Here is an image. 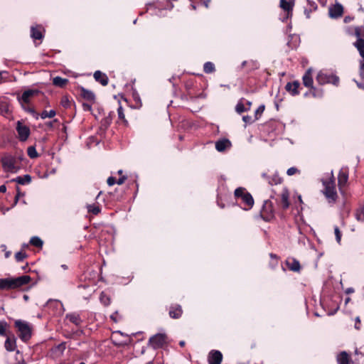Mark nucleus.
<instances>
[{
  "label": "nucleus",
  "instance_id": "obj_30",
  "mask_svg": "<svg viewBox=\"0 0 364 364\" xmlns=\"http://www.w3.org/2000/svg\"><path fill=\"white\" fill-rule=\"evenodd\" d=\"M68 79L62 78L60 77H55L53 80V85L60 87H64L68 83Z\"/></svg>",
  "mask_w": 364,
  "mask_h": 364
},
{
  "label": "nucleus",
  "instance_id": "obj_1",
  "mask_svg": "<svg viewBox=\"0 0 364 364\" xmlns=\"http://www.w3.org/2000/svg\"><path fill=\"white\" fill-rule=\"evenodd\" d=\"M31 277L28 275H23L16 278H6L0 279V289L9 290L21 287L28 284Z\"/></svg>",
  "mask_w": 364,
  "mask_h": 364
},
{
  "label": "nucleus",
  "instance_id": "obj_26",
  "mask_svg": "<svg viewBox=\"0 0 364 364\" xmlns=\"http://www.w3.org/2000/svg\"><path fill=\"white\" fill-rule=\"evenodd\" d=\"M13 181L16 182L21 185L28 184L31 181V177L30 175H24L23 176H18L16 178L13 179Z\"/></svg>",
  "mask_w": 364,
  "mask_h": 364
},
{
  "label": "nucleus",
  "instance_id": "obj_4",
  "mask_svg": "<svg viewBox=\"0 0 364 364\" xmlns=\"http://www.w3.org/2000/svg\"><path fill=\"white\" fill-rule=\"evenodd\" d=\"M316 81L320 85H324L326 83H332L333 85H338L339 82V78L336 75L328 73L326 71L321 70L316 75Z\"/></svg>",
  "mask_w": 364,
  "mask_h": 364
},
{
  "label": "nucleus",
  "instance_id": "obj_35",
  "mask_svg": "<svg viewBox=\"0 0 364 364\" xmlns=\"http://www.w3.org/2000/svg\"><path fill=\"white\" fill-rule=\"evenodd\" d=\"M87 208L89 213H92L94 215H97L100 212L99 206L95 205H88Z\"/></svg>",
  "mask_w": 364,
  "mask_h": 364
},
{
  "label": "nucleus",
  "instance_id": "obj_45",
  "mask_svg": "<svg viewBox=\"0 0 364 364\" xmlns=\"http://www.w3.org/2000/svg\"><path fill=\"white\" fill-rule=\"evenodd\" d=\"M360 75L362 77H364V60L360 62Z\"/></svg>",
  "mask_w": 364,
  "mask_h": 364
},
{
  "label": "nucleus",
  "instance_id": "obj_37",
  "mask_svg": "<svg viewBox=\"0 0 364 364\" xmlns=\"http://www.w3.org/2000/svg\"><path fill=\"white\" fill-rule=\"evenodd\" d=\"M28 155L31 159H35L38 156V153L33 146H29L27 150Z\"/></svg>",
  "mask_w": 364,
  "mask_h": 364
},
{
  "label": "nucleus",
  "instance_id": "obj_14",
  "mask_svg": "<svg viewBox=\"0 0 364 364\" xmlns=\"http://www.w3.org/2000/svg\"><path fill=\"white\" fill-rule=\"evenodd\" d=\"M7 338L5 341V348L9 351H14L16 348V338L14 335L6 336Z\"/></svg>",
  "mask_w": 364,
  "mask_h": 364
},
{
  "label": "nucleus",
  "instance_id": "obj_56",
  "mask_svg": "<svg viewBox=\"0 0 364 364\" xmlns=\"http://www.w3.org/2000/svg\"><path fill=\"white\" fill-rule=\"evenodd\" d=\"M267 208H271V203L267 201L264 205V210Z\"/></svg>",
  "mask_w": 364,
  "mask_h": 364
},
{
  "label": "nucleus",
  "instance_id": "obj_12",
  "mask_svg": "<svg viewBox=\"0 0 364 364\" xmlns=\"http://www.w3.org/2000/svg\"><path fill=\"white\" fill-rule=\"evenodd\" d=\"M343 12V8L342 5L336 4L329 7L328 13L331 18H336L342 16Z\"/></svg>",
  "mask_w": 364,
  "mask_h": 364
},
{
  "label": "nucleus",
  "instance_id": "obj_55",
  "mask_svg": "<svg viewBox=\"0 0 364 364\" xmlns=\"http://www.w3.org/2000/svg\"><path fill=\"white\" fill-rule=\"evenodd\" d=\"M353 20V18L350 17V16H346L344 18V22L345 23H349L350 21H351Z\"/></svg>",
  "mask_w": 364,
  "mask_h": 364
},
{
  "label": "nucleus",
  "instance_id": "obj_49",
  "mask_svg": "<svg viewBox=\"0 0 364 364\" xmlns=\"http://www.w3.org/2000/svg\"><path fill=\"white\" fill-rule=\"evenodd\" d=\"M264 110V105H261L259 106L256 112H255V115L257 116V114H261Z\"/></svg>",
  "mask_w": 364,
  "mask_h": 364
},
{
  "label": "nucleus",
  "instance_id": "obj_40",
  "mask_svg": "<svg viewBox=\"0 0 364 364\" xmlns=\"http://www.w3.org/2000/svg\"><path fill=\"white\" fill-rule=\"evenodd\" d=\"M9 112V107L6 104H1L0 105V114L2 115H5Z\"/></svg>",
  "mask_w": 364,
  "mask_h": 364
},
{
  "label": "nucleus",
  "instance_id": "obj_7",
  "mask_svg": "<svg viewBox=\"0 0 364 364\" xmlns=\"http://www.w3.org/2000/svg\"><path fill=\"white\" fill-rule=\"evenodd\" d=\"M166 336L164 333H158L149 338V343L154 348H161L166 343Z\"/></svg>",
  "mask_w": 364,
  "mask_h": 364
},
{
  "label": "nucleus",
  "instance_id": "obj_41",
  "mask_svg": "<svg viewBox=\"0 0 364 364\" xmlns=\"http://www.w3.org/2000/svg\"><path fill=\"white\" fill-rule=\"evenodd\" d=\"M300 173V171L298 168H296V167H291L287 171V175L289 176H293L296 173Z\"/></svg>",
  "mask_w": 364,
  "mask_h": 364
},
{
  "label": "nucleus",
  "instance_id": "obj_13",
  "mask_svg": "<svg viewBox=\"0 0 364 364\" xmlns=\"http://www.w3.org/2000/svg\"><path fill=\"white\" fill-rule=\"evenodd\" d=\"M303 84L305 87L313 88V77H312V68H309L305 74L304 75L303 77Z\"/></svg>",
  "mask_w": 364,
  "mask_h": 364
},
{
  "label": "nucleus",
  "instance_id": "obj_47",
  "mask_svg": "<svg viewBox=\"0 0 364 364\" xmlns=\"http://www.w3.org/2000/svg\"><path fill=\"white\" fill-rule=\"evenodd\" d=\"M100 300L105 304H109V299L103 293H102L101 295H100Z\"/></svg>",
  "mask_w": 364,
  "mask_h": 364
},
{
  "label": "nucleus",
  "instance_id": "obj_53",
  "mask_svg": "<svg viewBox=\"0 0 364 364\" xmlns=\"http://www.w3.org/2000/svg\"><path fill=\"white\" fill-rule=\"evenodd\" d=\"M20 194H21V193H20L19 191L18 190V193H17V195L15 196L14 203V205H13V206H14V205H16L17 204V203H18V199H19Z\"/></svg>",
  "mask_w": 364,
  "mask_h": 364
},
{
  "label": "nucleus",
  "instance_id": "obj_61",
  "mask_svg": "<svg viewBox=\"0 0 364 364\" xmlns=\"http://www.w3.org/2000/svg\"><path fill=\"white\" fill-rule=\"evenodd\" d=\"M6 71H0V80H3V74H6Z\"/></svg>",
  "mask_w": 364,
  "mask_h": 364
},
{
  "label": "nucleus",
  "instance_id": "obj_57",
  "mask_svg": "<svg viewBox=\"0 0 364 364\" xmlns=\"http://www.w3.org/2000/svg\"><path fill=\"white\" fill-rule=\"evenodd\" d=\"M355 322H356V323H355V328H356V329H359V328H360V327H359V326H358V325H357V323H359L360 322V318H359V317H357V318H355Z\"/></svg>",
  "mask_w": 364,
  "mask_h": 364
},
{
  "label": "nucleus",
  "instance_id": "obj_46",
  "mask_svg": "<svg viewBox=\"0 0 364 364\" xmlns=\"http://www.w3.org/2000/svg\"><path fill=\"white\" fill-rule=\"evenodd\" d=\"M69 103H70V102H69V100H68V97H63L62 98V100H61V104H62V105H63V107H68V106H69Z\"/></svg>",
  "mask_w": 364,
  "mask_h": 364
},
{
  "label": "nucleus",
  "instance_id": "obj_64",
  "mask_svg": "<svg viewBox=\"0 0 364 364\" xmlns=\"http://www.w3.org/2000/svg\"><path fill=\"white\" fill-rule=\"evenodd\" d=\"M179 345L181 346V347H183L185 346V341H182L179 343Z\"/></svg>",
  "mask_w": 364,
  "mask_h": 364
},
{
  "label": "nucleus",
  "instance_id": "obj_32",
  "mask_svg": "<svg viewBox=\"0 0 364 364\" xmlns=\"http://www.w3.org/2000/svg\"><path fill=\"white\" fill-rule=\"evenodd\" d=\"M203 70L205 73H211L215 71V65L211 62H207L204 64Z\"/></svg>",
  "mask_w": 364,
  "mask_h": 364
},
{
  "label": "nucleus",
  "instance_id": "obj_3",
  "mask_svg": "<svg viewBox=\"0 0 364 364\" xmlns=\"http://www.w3.org/2000/svg\"><path fill=\"white\" fill-rule=\"evenodd\" d=\"M14 325L22 341H26L30 339L31 337L32 327L28 322L22 320H16Z\"/></svg>",
  "mask_w": 364,
  "mask_h": 364
},
{
  "label": "nucleus",
  "instance_id": "obj_54",
  "mask_svg": "<svg viewBox=\"0 0 364 364\" xmlns=\"http://www.w3.org/2000/svg\"><path fill=\"white\" fill-rule=\"evenodd\" d=\"M345 292L347 294H351V293H353L354 292V289L352 288V287H350V288H348L346 289Z\"/></svg>",
  "mask_w": 364,
  "mask_h": 364
},
{
  "label": "nucleus",
  "instance_id": "obj_20",
  "mask_svg": "<svg viewBox=\"0 0 364 364\" xmlns=\"http://www.w3.org/2000/svg\"><path fill=\"white\" fill-rule=\"evenodd\" d=\"M350 361V357L346 351H343L337 355V362L338 364H349Z\"/></svg>",
  "mask_w": 364,
  "mask_h": 364
},
{
  "label": "nucleus",
  "instance_id": "obj_17",
  "mask_svg": "<svg viewBox=\"0 0 364 364\" xmlns=\"http://www.w3.org/2000/svg\"><path fill=\"white\" fill-rule=\"evenodd\" d=\"M31 32V36L34 40H41L43 37L42 33V27L40 26H32Z\"/></svg>",
  "mask_w": 364,
  "mask_h": 364
},
{
  "label": "nucleus",
  "instance_id": "obj_52",
  "mask_svg": "<svg viewBox=\"0 0 364 364\" xmlns=\"http://www.w3.org/2000/svg\"><path fill=\"white\" fill-rule=\"evenodd\" d=\"M127 179V177L123 176L122 177L119 178L118 179V181H117V183L119 184V185H122L124 183V181H126Z\"/></svg>",
  "mask_w": 364,
  "mask_h": 364
},
{
  "label": "nucleus",
  "instance_id": "obj_59",
  "mask_svg": "<svg viewBox=\"0 0 364 364\" xmlns=\"http://www.w3.org/2000/svg\"><path fill=\"white\" fill-rule=\"evenodd\" d=\"M58 348L59 349H60L61 350H63L65 348V343H61L60 344Z\"/></svg>",
  "mask_w": 364,
  "mask_h": 364
},
{
  "label": "nucleus",
  "instance_id": "obj_60",
  "mask_svg": "<svg viewBox=\"0 0 364 364\" xmlns=\"http://www.w3.org/2000/svg\"><path fill=\"white\" fill-rule=\"evenodd\" d=\"M8 210H9V208H5V209H4V208H1V211L2 214H4H4L6 213V211H8Z\"/></svg>",
  "mask_w": 364,
  "mask_h": 364
},
{
  "label": "nucleus",
  "instance_id": "obj_63",
  "mask_svg": "<svg viewBox=\"0 0 364 364\" xmlns=\"http://www.w3.org/2000/svg\"><path fill=\"white\" fill-rule=\"evenodd\" d=\"M350 301V297H347L345 300V304H347L349 301Z\"/></svg>",
  "mask_w": 364,
  "mask_h": 364
},
{
  "label": "nucleus",
  "instance_id": "obj_18",
  "mask_svg": "<svg viewBox=\"0 0 364 364\" xmlns=\"http://www.w3.org/2000/svg\"><path fill=\"white\" fill-rule=\"evenodd\" d=\"M231 145L230 141L228 139L219 140L215 143V149L218 151H223L226 149L229 148Z\"/></svg>",
  "mask_w": 364,
  "mask_h": 364
},
{
  "label": "nucleus",
  "instance_id": "obj_21",
  "mask_svg": "<svg viewBox=\"0 0 364 364\" xmlns=\"http://www.w3.org/2000/svg\"><path fill=\"white\" fill-rule=\"evenodd\" d=\"M294 4L290 1L280 0L281 8L287 13V17L291 13Z\"/></svg>",
  "mask_w": 364,
  "mask_h": 364
},
{
  "label": "nucleus",
  "instance_id": "obj_38",
  "mask_svg": "<svg viewBox=\"0 0 364 364\" xmlns=\"http://www.w3.org/2000/svg\"><path fill=\"white\" fill-rule=\"evenodd\" d=\"M356 218L358 221L364 222V206L357 213Z\"/></svg>",
  "mask_w": 364,
  "mask_h": 364
},
{
  "label": "nucleus",
  "instance_id": "obj_24",
  "mask_svg": "<svg viewBox=\"0 0 364 364\" xmlns=\"http://www.w3.org/2000/svg\"><path fill=\"white\" fill-rule=\"evenodd\" d=\"M287 266L290 270L294 272H299L301 269L299 261L294 259H288L287 261Z\"/></svg>",
  "mask_w": 364,
  "mask_h": 364
},
{
  "label": "nucleus",
  "instance_id": "obj_23",
  "mask_svg": "<svg viewBox=\"0 0 364 364\" xmlns=\"http://www.w3.org/2000/svg\"><path fill=\"white\" fill-rule=\"evenodd\" d=\"M299 87V82H288L286 85V89L291 95H296L299 93L298 88Z\"/></svg>",
  "mask_w": 364,
  "mask_h": 364
},
{
  "label": "nucleus",
  "instance_id": "obj_10",
  "mask_svg": "<svg viewBox=\"0 0 364 364\" xmlns=\"http://www.w3.org/2000/svg\"><path fill=\"white\" fill-rule=\"evenodd\" d=\"M39 93L38 90H28L23 92L21 97L18 98L19 102L21 104H28L30 102L31 97L37 95Z\"/></svg>",
  "mask_w": 364,
  "mask_h": 364
},
{
  "label": "nucleus",
  "instance_id": "obj_25",
  "mask_svg": "<svg viewBox=\"0 0 364 364\" xmlns=\"http://www.w3.org/2000/svg\"><path fill=\"white\" fill-rule=\"evenodd\" d=\"M66 318H68L71 323H74L75 326H80L82 323V319L80 315L77 313L67 314Z\"/></svg>",
  "mask_w": 364,
  "mask_h": 364
},
{
  "label": "nucleus",
  "instance_id": "obj_48",
  "mask_svg": "<svg viewBox=\"0 0 364 364\" xmlns=\"http://www.w3.org/2000/svg\"><path fill=\"white\" fill-rule=\"evenodd\" d=\"M116 183H117V181H116L115 178L112 177V176L108 178V179H107V184H108L109 186H113V185H114V184H115Z\"/></svg>",
  "mask_w": 364,
  "mask_h": 364
},
{
  "label": "nucleus",
  "instance_id": "obj_44",
  "mask_svg": "<svg viewBox=\"0 0 364 364\" xmlns=\"http://www.w3.org/2000/svg\"><path fill=\"white\" fill-rule=\"evenodd\" d=\"M235 109H236V112L239 114L245 111V106L241 102H240L237 104Z\"/></svg>",
  "mask_w": 364,
  "mask_h": 364
},
{
  "label": "nucleus",
  "instance_id": "obj_50",
  "mask_svg": "<svg viewBox=\"0 0 364 364\" xmlns=\"http://www.w3.org/2000/svg\"><path fill=\"white\" fill-rule=\"evenodd\" d=\"M82 107H83L84 110H86V111H90L92 109L91 105L88 103H83Z\"/></svg>",
  "mask_w": 364,
  "mask_h": 364
},
{
  "label": "nucleus",
  "instance_id": "obj_34",
  "mask_svg": "<svg viewBox=\"0 0 364 364\" xmlns=\"http://www.w3.org/2000/svg\"><path fill=\"white\" fill-rule=\"evenodd\" d=\"M117 113H118V117L120 120H122V122L125 124L127 125V121L125 119V116H124V109L122 108V106H119L117 109Z\"/></svg>",
  "mask_w": 364,
  "mask_h": 364
},
{
  "label": "nucleus",
  "instance_id": "obj_43",
  "mask_svg": "<svg viewBox=\"0 0 364 364\" xmlns=\"http://www.w3.org/2000/svg\"><path fill=\"white\" fill-rule=\"evenodd\" d=\"M334 233H335V235H336V241L338 243H340L341 240V232L339 228L337 226H336L334 228Z\"/></svg>",
  "mask_w": 364,
  "mask_h": 364
},
{
  "label": "nucleus",
  "instance_id": "obj_2",
  "mask_svg": "<svg viewBox=\"0 0 364 364\" xmlns=\"http://www.w3.org/2000/svg\"><path fill=\"white\" fill-rule=\"evenodd\" d=\"M323 185L324 187L323 193L327 200L329 203H334L338 198V194L332 172L328 179L323 180Z\"/></svg>",
  "mask_w": 364,
  "mask_h": 364
},
{
  "label": "nucleus",
  "instance_id": "obj_39",
  "mask_svg": "<svg viewBox=\"0 0 364 364\" xmlns=\"http://www.w3.org/2000/svg\"><path fill=\"white\" fill-rule=\"evenodd\" d=\"M245 193H247V192H245V188H238L235 191V196L236 197H240L241 198H242L243 194Z\"/></svg>",
  "mask_w": 364,
  "mask_h": 364
},
{
  "label": "nucleus",
  "instance_id": "obj_9",
  "mask_svg": "<svg viewBox=\"0 0 364 364\" xmlns=\"http://www.w3.org/2000/svg\"><path fill=\"white\" fill-rule=\"evenodd\" d=\"M209 364H221L223 360V354L217 350H212L208 357Z\"/></svg>",
  "mask_w": 364,
  "mask_h": 364
},
{
  "label": "nucleus",
  "instance_id": "obj_19",
  "mask_svg": "<svg viewBox=\"0 0 364 364\" xmlns=\"http://www.w3.org/2000/svg\"><path fill=\"white\" fill-rule=\"evenodd\" d=\"M80 95L85 100L90 101V102H94L95 101V95L94 93L88 90H86L84 87L80 88Z\"/></svg>",
  "mask_w": 364,
  "mask_h": 364
},
{
  "label": "nucleus",
  "instance_id": "obj_42",
  "mask_svg": "<svg viewBox=\"0 0 364 364\" xmlns=\"http://www.w3.org/2000/svg\"><path fill=\"white\" fill-rule=\"evenodd\" d=\"M26 257V253H24L23 252H18L16 253V255H15V258L18 262H21V261L23 260V259Z\"/></svg>",
  "mask_w": 364,
  "mask_h": 364
},
{
  "label": "nucleus",
  "instance_id": "obj_5",
  "mask_svg": "<svg viewBox=\"0 0 364 364\" xmlns=\"http://www.w3.org/2000/svg\"><path fill=\"white\" fill-rule=\"evenodd\" d=\"M2 167L4 171L16 173L18 167L16 165V159L11 155H5L1 159Z\"/></svg>",
  "mask_w": 364,
  "mask_h": 364
},
{
  "label": "nucleus",
  "instance_id": "obj_27",
  "mask_svg": "<svg viewBox=\"0 0 364 364\" xmlns=\"http://www.w3.org/2000/svg\"><path fill=\"white\" fill-rule=\"evenodd\" d=\"M0 336H8L9 334V324L5 321H0Z\"/></svg>",
  "mask_w": 364,
  "mask_h": 364
},
{
  "label": "nucleus",
  "instance_id": "obj_29",
  "mask_svg": "<svg viewBox=\"0 0 364 364\" xmlns=\"http://www.w3.org/2000/svg\"><path fill=\"white\" fill-rule=\"evenodd\" d=\"M353 46L357 48L360 55L364 60V41L360 39L359 41H355L353 43Z\"/></svg>",
  "mask_w": 364,
  "mask_h": 364
},
{
  "label": "nucleus",
  "instance_id": "obj_28",
  "mask_svg": "<svg viewBox=\"0 0 364 364\" xmlns=\"http://www.w3.org/2000/svg\"><path fill=\"white\" fill-rule=\"evenodd\" d=\"M262 176L264 178H267V180L268 181V183L270 184V185H277V184H279L282 182V179L280 177H279L278 175H274L272 176V177H267V175L265 173H263L262 174Z\"/></svg>",
  "mask_w": 364,
  "mask_h": 364
},
{
  "label": "nucleus",
  "instance_id": "obj_33",
  "mask_svg": "<svg viewBox=\"0 0 364 364\" xmlns=\"http://www.w3.org/2000/svg\"><path fill=\"white\" fill-rule=\"evenodd\" d=\"M56 114V112L55 110H50L49 112L48 111H43L41 114V117L42 119H46V118H53V117H55Z\"/></svg>",
  "mask_w": 364,
  "mask_h": 364
},
{
  "label": "nucleus",
  "instance_id": "obj_31",
  "mask_svg": "<svg viewBox=\"0 0 364 364\" xmlns=\"http://www.w3.org/2000/svg\"><path fill=\"white\" fill-rule=\"evenodd\" d=\"M242 200L249 208L252 207L254 204L253 198L249 193L243 194Z\"/></svg>",
  "mask_w": 364,
  "mask_h": 364
},
{
  "label": "nucleus",
  "instance_id": "obj_62",
  "mask_svg": "<svg viewBox=\"0 0 364 364\" xmlns=\"http://www.w3.org/2000/svg\"><path fill=\"white\" fill-rule=\"evenodd\" d=\"M10 255H11V252H6L5 253V257H6V258H8V257L10 256Z\"/></svg>",
  "mask_w": 364,
  "mask_h": 364
},
{
  "label": "nucleus",
  "instance_id": "obj_16",
  "mask_svg": "<svg viewBox=\"0 0 364 364\" xmlns=\"http://www.w3.org/2000/svg\"><path fill=\"white\" fill-rule=\"evenodd\" d=\"M94 78L95 79L96 81L101 83L103 86H105L108 84L107 76L100 70H97L95 72Z\"/></svg>",
  "mask_w": 364,
  "mask_h": 364
},
{
  "label": "nucleus",
  "instance_id": "obj_58",
  "mask_svg": "<svg viewBox=\"0 0 364 364\" xmlns=\"http://www.w3.org/2000/svg\"><path fill=\"white\" fill-rule=\"evenodd\" d=\"M6 191V187L4 185L0 186V192L4 193Z\"/></svg>",
  "mask_w": 364,
  "mask_h": 364
},
{
  "label": "nucleus",
  "instance_id": "obj_22",
  "mask_svg": "<svg viewBox=\"0 0 364 364\" xmlns=\"http://www.w3.org/2000/svg\"><path fill=\"white\" fill-rule=\"evenodd\" d=\"M182 314V309L179 305L171 306L169 311V315L173 318H178Z\"/></svg>",
  "mask_w": 364,
  "mask_h": 364
},
{
  "label": "nucleus",
  "instance_id": "obj_6",
  "mask_svg": "<svg viewBox=\"0 0 364 364\" xmlns=\"http://www.w3.org/2000/svg\"><path fill=\"white\" fill-rule=\"evenodd\" d=\"M346 32L348 36H355L356 41L360 39L364 41V26H348L346 28Z\"/></svg>",
  "mask_w": 364,
  "mask_h": 364
},
{
  "label": "nucleus",
  "instance_id": "obj_15",
  "mask_svg": "<svg viewBox=\"0 0 364 364\" xmlns=\"http://www.w3.org/2000/svg\"><path fill=\"white\" fill-rule=\"evenodd\" d=\"M348 178V173L346 170L341 169L339 171L338 181L340 188H342L347 183Z\"/></svg>",
  "mask_w": 364,
  "mask_h": 364
},
{
  "label": "nucleus",
  "instance_id": "obj_36",
  "mask_svg": "<svg viewBox=\"0 0 364 364\" xmlns=\"http://www.w3.org/2000/svg\"><path fill=\"white\" fill-rule=\"evenodd\" d=\"M30 242L36 247H41L43 245V241L38 237H33L31 239Z\"/></svg>",
  "mask_w": 364,
  "mask_h": 364
},
{
  "label": "nucleus",
  "instance_id": "obj_51",
  "mask_svg": "<svg viewBox=\"0 0 364 364\" xmlns=\"http://www.w3.org/2000/svg\"><path fill=\"white\" fill-rule=\"evenodd\" d=\"M242 119L245 123H251L252 122V117L250 116H244Z\"/></svg>",
  "mask_w": 364,
  "mask_h": 364
},
{
  "label": "nucleus",
  "instance_id": "obj_11",
  "mask_svg": "<svg viewBox=\"0 0 364 364\" xmlns=\"http://www.w3.org/2000/svg\"><path fill=\"white\" fill-rule=\"evenodd\" d=\"M289 193L287 189L284 188L279 194V205L283 209H287L289 207Z\"/></svg>",
  "mask_w": 364,
  "mask_h": 364
},
{
  "label": "nucleus",
  "instance_id": "obj_8",
  "mask_svg": "<svg viewBox=\"0 0 364 364\" xmlns=\"http://www.w3.org/2000/svg\"><path fill=\"white\" fill-rule=\"evenodd\" d=\"M16 130L21 141H26L30 134L29 128L23 125L20 121L17 122Z\"/></svg>",
  "mask_w": 364,
  "mask_h": 364
}]
</instances>
